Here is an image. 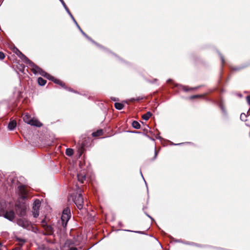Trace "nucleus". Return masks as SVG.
<instances>
[{
	"instance_id": "nucleus-32",
	"label": "nucleus",
	"mask_w": 250,
	"mask_h": 250,
	"mask_svg": "<svg viewBox=\"0 0 250 250\" xmlns=\"http://www.w3.org/2000/svg\"><path fill=\"white\" fill-rule=\"evenodd\" d=\"M135 232L136 233H142V232L141 231H135Z\"/></svg>"
},
{
	"instance_id": "nucleus-20",
	"label": "nucleus",
	"mask_w": 250,
	"mask_h": 250,
	"mask_svg": "<svg viewBox=\"0 0 250 250\" xmlns=\"http://www.w3.org/2000/svg\"><path fill=\"white\" fill-rule=\"evenodd\" d=\"M5 55L3 53L0 52V59L2 60L4 58Z\"/></svg>"
},
{
	"instance_id": "nucleus-1",
	"label": "nucleus",
	"mask_w": 250,
	"mask_h": 250,
	"mask_svg": "<svg viewBox=\"0 0 250 250\" xmlns=\"http://www.w3.org/2000/svg\"><path fill=\"white\" fill-rule=\"evenodd\" d=\"M15 53H16V54L21 58L24 59L25 61L32 67V71L34 74H40L42 76L45 77L46 78L52 80L55 83L59 84L62 87H63L64 86V83L62 82L60 80L55 79L54 77L51 76L50 74L44 71L39 66L35 64L33 62H31L25 56H24L17 48H15Z\"/></svg>"
},
{
	"instance_id": "nucleus-18",
	"label": "nucleus",
	"mask_w": 250,
	"mask_h": 250,
	"mask_svg": "<svg viewBox=\"0 0 250 250\" xmlns=\"http://www.w3.org/2000/svg\"><path fill=\"white\" fill-rule=\"evenodd\" d=\"M77 177H78V180L81 181L82 183H83V179H85V175H83L82 174H78Z\"/></svg>"
},
{
	"instance_id": "nucleus-28",
	"label": "nucleus",
	"mask_w": 250,
	"mask_h": 250,
	"mask_svg": "<svg viewBox=\"0 0 250 250\" xmlns=\"http://www.w3.org/2000/svg\"><path fill=\"white\" fill-rule=\"evenodd\" d=\"M69 250H78V249L76 248L72 247Z\"/></svg>"
},
{
	"instance_id": "nucleus-21",
	"label": "nucleus",
	"mask_w": 250,
	"mask_h": 250,
	"mask_svg": "<svg viewBox=\"0 0 250 250\" xmlns=\"http://www.w3.org/2000/svg\"><path fill=\"white\" fill-rule=\"evenodd\" d=\"M71 18L72 19V20H73V21L74 22V23L76 24L77 23V21H76L75 20V19H74V17L73 16V15H72V14L71 13L69 15Z\"/></svg>"
},
{
	"instance_id": "nucleus-36",
	"label": "nucleus",
	"mask_w": 250,
	"mask_h": 250,
	"mask_svg": "<svg viewBox=\"0 0 250 250\" xmlns=\"http://www.w3.org/2000/svg\"><path fill=\"white\" fill-rule=\"evenodd\" d=\"M148 217H149L150 218H151V219H152V218L148 215H147Z\"/></svg>"
},
{
	"instance_id": "nucleus-26",
	"label": "nucleus",
	"mask_w": 250,
	"mask_h": 250,
	"mask_svg": "<svg viewBox=\"0 0 250 250\" xmlns=\"http://www.w3.org/2000/svg\"><path fill=\"white\" fill-rule=\"evenodd\" d=\"M64 7H66V5L63 0H60Z\"/></svg>"
},
{
	"instance_id": "nucleus-25",
	"label": "nucleus",
	"mask_w": 250,
	"mask_h": 250,
	"mask_svg": "<svg viewBox=\"0 0 250 250\" xmlns=\"http://www.w3.org/2000/svg\"><path fill=\"white\" fill-rule=\"evenodd\" d=\"M65 9V10L66 11V12H67V13L69 15L71 14V12H70L69 9L68 8V7H67V6L65 7H64Z\"/></svg>"
},
{
	"instance_id": "nucleus-11",
	"label": "nucleus",
	"mask_w": 250,
	"mask_h": 250,
	"mask_svg": "<svg viewBox=\"0 0 250 250\" xmlns=\"http://www.w3.org/2000/svg\"><path fill=\"white\" fill-rule=\"evenodd\" d=\"M17 123L15 120L11 121L8 125V129L10 130H13L16 126Z\"/></svg>"
},
{
	"instance_id": "nucleus-24",
	"label": "nucleus",
	"mask_w": 250,
	"mask_h": 250,
	"mask_svg": "<svg viewBox=\"0 0 250 250\" xmlns=\"http://www.w3.org/2000/svg\"><path fill=\"white\" fill-rule=\"evenodd\" d=\"M86 38L89 40L90 41H91V42H92L93 43H95V44H96L97 43L94 41H93L90 37H89L88 36H87V37H86Z\"/></svg>"
},
{
	"instance_id": "nucleus-33",
	"label": "nucleus",
	"mask_w": 250,
	"mask_h": 250,
	"mask_svg": "<svg viewBox=\"0 0 250 250\" xmlns=\"http://www.w3.org/2000/svg\"><path fill=\"white\" fill-rule=\"evenodd\" d=\"M199 96V95H196V96L192 97V98L198 97Z\"/></svg>"
},
{
	"instance_id": "nucleus-3",
	"label": "nucleus",
	"mask_w": 250,
	"mask_h": 250,
	"mask_svg": "<svg viewBox=\"0 0 250 250\" xmlns=\"http://www.w3.org/2000/svg\"><path fill=\"white\" fill-rule=\"evenodd\" d=\"M16 208V213L19 216L23 217L26 215L27 207L24 203H17Z\"/></svg>"
},
{
	"instance_id": "nucleus-4",
	"label": "nucleus",
	"mask_w": 250,
	"mask_h": 250,
	"mask_svg": "<svg viewBox=\"0 0 250 250\" xmlns=\"http://www.w3.org/2000/svg\"><path fill=\"white\" fill-rule=\"evenodd\" d=\"M70 217V211L68 208H65L62 212L61 217L62 226L63 228L66 226L67 222Z\"/></svg>"
},
{
	"instance_id": "nucleus-34",
	"label": "nucleus",
	"mask_w": 250,
	"mask_h": 250,
	"mask_svg": "<svg viewBox=\"0 0 250 250\" xmlns=\"http://www.w3.org/2000/svg\"><path fill=\"white\" fill-rule=\"evenodd\" d=\"M141 99H142V98H138V99H137L136 100L138 101V100H140Z\"/></svg>"
},
{
	"instance_id": "nucleus-35",
	"label": "nucleus",
	"mask_w": 250,
	"mask_h": 250,
	"mask_svg": "<svg viewBox=\"0 0 250 250\" xmlns=\"http://www.w3.org/2000/svg\"><path fill=\"white\" fill-rule=\"evenodd\" d=\"M80 31H81V33H82L83 32V31L82 30V29H80Z\"/></svg>"
},
{
	"instance_id": "nucleus-17",
	"label": "nucleus",
	"mask_w": 250,
	"mask_h": 250,
	"mask_svg": "<svg viewBox=\"0 0 250 250\" xmlns=\"http://www.w3.org/2000/svg\"><path fill=\"white\" fill-rule=\"evenodd\" d=\"M65 153L67 156H71L73 154V150L71 148H67Z\"/></svg>"
},
{
	"instance_id": "nucleus-22",
	"label": "nucleus",
	"mask_w": 250,
	"mask_h": 250,
	"mask_svg": "<svg viewBox=\"0 0 250 250\" xmlns=\"http://www.w3.org/2000/svg\"><path fill=\"white\" fill-rule=\"evenodd\" d=\"M246 100H247V103H248V104L249 105H250V96H247Z\"/></svg>"
},
{
	"instance_id": "nucleus-13",
	"label": "nucleus",
	"mask_w": 250,
	"mask_h": 250,
	"mask_svg": "<svg viewBox=\"0 0 250 250\" xmlns=\"http://www.w3.org/2000/svg\"><path fill=\"white\" fill-rule=\"evenodd\" d=\"M152 114L150 112H147L146 114L142 115V118L145 120H147L151 116Z\"/></svg>"
},
{
	"instance_id": "nucleus-19",
	"label": "nucleus",
	"mask_w": 250,
	"mask_h": 250,
	"mask_svg": "<svg viewBox=\"0 0 250 250\" xmlns=\"http://www.w3.org/2000/svg\"><path fill=\"white\" fill-rule=\"evenodd\" d=\"M240 119L243 121L247 120V116L245 113H242L240 115Z\"/></svg>"
},
{
	"instance_id": "nucleus-37",
	"label": "nucleus",
	"mask_w": 250,
	"mask_h": 250,
	"mask_svg": "<svg viewBox=\"0 0 250 250\" xmlns=\"http://www.w3.org/2000/svg\"><path fill=\"white\" fill-rule=\"evenodd\" d=\"M113 101H116V99L115 98H113L112 99Z\"/></svg>"
},
{
	"instance_id": "nucleus-7",
	"label": "nucleus",
	"mask_w": 250,
	"mask_h": 250,
	"mask_svg": "<svg viewBox=\"0 0 250 250\" xmlns=\"http://www.w3.org/2000/svg\"><path fill=\"white\" fill-rule=\"evenodd\" d=\"M0 216H3L4 218L7 219L8 220L12 221L14 220L15 218V212L13 210H9V211H4L0 210Z\"/></svg>"
},
{
	"instance_id": "nucleus-31",
	"label": "nucleus",
	"mask_w": 250,
	"mask_h": 250,
	"mask_svg": "<svg viewBox=\"0 0 250 250\" xmlns=\"http://www.w3.org/2000/svg\"><path fill=\"white\" fill-rule=\"evenodd\" d=\"M157 152H156V151L155 150V157L154 158H155L157 156Z\"/></svg>"
},
{
	"instance_id": "nucleus-40",
	"label": "nucleus",
	"mask_w": 250,
	"mask_h": 250,
	"mask_svg": "<svg viewBox=\"0 0 250 250\" xmlns=\"http://www.w3.org/2000/svg\"><path fill=\"white\" fill-rule=\"evenodd\" d=\"M18 250V249H15V250Z\"/></svg>"
},
{
	"instance_id": "nucleus-2",
	"label": "nucleus",
	"mask_w": 250,
	"mask_h": 250,
	"mask_svg": "<svg viewBox=\"0 0 250 250\" xmlns=\"http://www.w3.org/2000/svg\"><path fill=\"white\" fill-rule=\"evenodd\" d=\"M23 120L24 122L29 125L37 127H41L42 124L35 118H32L30 115L25 114L23 116Z\"/></svg>"
},
{
	"instance_id": "nucleus-10",
	"label": "nucleus",
	"mask_w": 250,
	"mask_h": 250,
	"mask_svg": "<svg viewBox=\"0 0 250 250\" xmlns=\"http://www.w3.org/2000/svg\"><path fill=\"white\" fill-rule=\"evenodd\" d=\"M19 194L23 199H26L27 196L28 190L27 187L23 185H21L18 187Z\"/></svg>"
},
{
	"instance_id": "nucleus-16",
	"label": "nucleus",
	"mask_w": 250,
	"mask_h": 250,
	"mask_svg": "<svg viewBox=\"0 0 250 250\" xmlns=\"http://www.w3.org/2000/svg\"><path fill=\"white\" fill-rule=\"evenodd\" d=\"M132 126L136 129H139L140 128V124L137 121H133L132 123Z\"/></svg>"
},
{
	"instance_id": "nucleus-5",
	"label": "nucleus",
	"mask_w": 250,
	"mask_h": 250,
	"mask_svg": "<svg viewBox=\"0 0 250 250\" xmlns=\"http://www.w3.org/2000/svg\"><path fill=\"white\" fill-rule=\"evenodd\" d=\"M41 226L45 231L44 235H52L54 233V229L51 225L47 224L45 220H42L41 222Z\"/></svg>"
},
{
	"instance_id": "nucleus-14",
	"label": "nucleus",
	"mask_w": 250,
	"mask_h": 250,
	"mask_svg": "<svg viewBox=\"0 0 250 250\" xmlns=\"http://www.w3.org/2000/svg\"><path fill=\"white\" fill-rule=\"evenodd\" d=\"M38 82L39 85L43 86L45 85V84L46 83V81L44 80L43 78L40 77L38 78Z\"/></svg>"
},
{
	"instance_id": "nucleus-38",
	"label": "nucleus",
	"mask_w": 250,
	"mask_h": 250,
	"mask_svg": "<svg viewBox=\"0 0 250 250\" xmlns=\"http://www.w3.org/2000/svg\"><path fill=\"white\" fill-rule=\"evenodd\" d=\"M181 144H175V145H181Z\"/></svg>"
},
{
	"instance_id": "nucleus-9",
	"label": "nucleus",
	"mask_w": 250,
	"mask_h": 250,
	"mask_svg": "<svg viewBox=\"0 0 250 250\" xmlns=\"http://www.w3.org/2000/svg\"><path fill=\"white\" fill-rule=\"evenodd\" d=\"M41 205V202L39 200H36L33 205V215L34 217L36 218L39 215V208Z\"/></svg>"
},
{
	"instance_id": "nucleus-23",
	"label": "nucleus",
	"mask_w": 250,
	"mask_h": 250,
	"mask_svg": "<svg viewBox=\"0 0 250 250\" xmlns=\"http://www.w3.org/2000/svg\"><path fill=\"white\" fill-rule=\"evenodd\" d=\"M86 38L89 40L90 41H91V42H92L93 43H95V44H96L97 43L94 41H93L90 37H89L88 36H87V37H86Z\"/></svg>"
},
{
	"instance_id": "nucleus-12",
	"label": "nucleus",
	"mask_w": 250,
	"mask_h": 250,
	"mask_svg": "<svg viewBox=\"0 0 250 250\" xmlns=\"http://www.w3.org/2000/svg\"><path fill=\"white\" fill-rule=\"evenodd\" d=\"M103 134V130H98L97 131L92 133V135L93 137H98Z\"/></svg>"
},
{
	"instance_id": "nucleus-8",
	"label": "nucleus",
	"mask_w": 250,
	"mask_h": 250,
	"mask_svg": "<svg viewBox=\"0 0 250 250\" xmlns=\"http://www.w3.org/2000/svg\"><path fill=\"white\" fill-rule=\"evenodd\" d=\"M17 224L19 226L23 228L30 229L31 227V223L25 218H21L17 220Z\"/></svg>"
},
{
	"instance_id": "nucleus-6",
	"label": "nucleus",
	"mask_w": 250,
	"mask_h": 250,
	"mask_svg": "<svg viewBox=\"0 0 250 250\" xmlns=\"http://www.w3.org/2000/svg\"><path fill=\"white\" fill-rule=\"evenodd\" d=\"M73 202L78 208L81 209L83 207V199L81 193L77 194L73 198Z\"/></svg>"
},
{
	"instance_id": "nucleus-15",
	"label": "nucleus",
	"mask_w": 250,
	"mask_h": 250,
	"mask_svg": "<svg viewBox=\"0 0 250 250\" xmlns=\"http://www.w3.org/2000/svg\"><path fill=\"white\" fill-rule=\"evenodd\" d=\"M124 105L123 104L120 103H115V107L118 110H121L123 108Z\"/></svg>"
},
{
	"instance_id": "nucleus-27",
	"label": "nucleus",
	"mask_w": 250,
	"mask_h": 250,
	"mask_svg": "<svg viewBox=\"0 0 250 250\" xmlns=\"http://www.w3.org/2000/svg\"><path fill=\"white\" fill-rule=\"evenodd\" d=\"M220 57H221V61H222V63H224V58L223 57V56L222 55H220Z\"/></svg>"
},
{
	"instance_id": "nucleus-39",
	"label": "nucleus",
	"mask_w": 250,
	"mask_h": 250,
	"mask_svg": "<svg viewBox=\"0 0 250 250\" xmlns=\"http://www.w3.org/2000/svg\"><path fill=\"white\" fill-rule=\"evenodd\" d=\"M140 173L141 174L142 176H143V175H142V172H141V171L140 172Z\"/></svg>"
},
{
	"instance_id": "nucleus-29",
	"label": "nucleus",
	"mask_w": 250,
	"mask_h": 250,
	"mask_svg": "<svg viewBox=\"0 0 250 250\" xmlns=\"http://www.w3.org/2000/svg\"><path fill=\"white\" fill-rule=\"evenodd\" d=\"M77 26V27L78 28L79 30H80L81 28V27H80V26L79 25V24H78V23L77 22L76 24H75Z\"/></svg>"
},
{
	"instance_id": "nucleus-30",
	"label": "nucleus",
	"mask_w": 250,
	"mask_h": 250,
	"mask_svg": "<svg viewBox=\"0 0 250 250\" xmlns=\"http://www.w3.org/2000/svg\"><path fill=\"white\" fill-rule=\"evenodd\" d=\"M82 33L84 37H87V35L83 31Z\"/></svg>"
}]
</instances>
